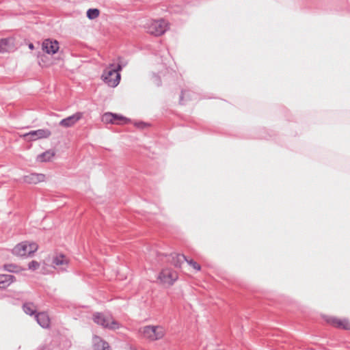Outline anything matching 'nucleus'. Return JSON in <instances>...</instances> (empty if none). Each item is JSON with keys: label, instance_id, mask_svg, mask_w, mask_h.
<instances>
[{"label": "nucleus", "instance_id": "nucleus-1", "mask_svg": "<svg viewBox=\"0 0 350 350\" xmlns=\"http://www.w3.org/2000/svg\"><path fill=\"white\" fill-rule=\"evenodd\" d=\"M122 67L120 65L115 66L110 64L103 71L101 79L109 87H116L120 81V74Z\"/></svg>", "mask_w": 350, "mask_h": 350}, {"label": "nucleus", "instance_id": "nucleus-2", "mask_svg": "<svg viewBox=\"0 0 350 350\" xmlns=\"http://www.w3.org/2000/svg\"><path fill=\"white\" fill-rule=\"evenodd\" d=\"M92 319L95 323L104 328L117 329L120 327L119 323L114 320L110 315H105L103 313L96 312L93 314Z\"/></svg>", "mask_w": 350, "mask_h": 350}, {"label": "nucleus", "instance_id": "nucleus-3", "mask_svg": "<svg viewBox=\"0 0 350 350\" xmlns=\"http://www.w3.org/2000/svg\"><path fill=\"white\" fill-rule=\"evenodd\" d=\"M139 332L144 338L152 341L161 339L165 334L163 327L153 325L145 326Z\"/></svg>", "mask_w": 350, "mask_h": 350}, {"label": "nucleus", "instance_id": "nucleus-4", "mask_svg": "<svg viewBox=\"0 0 350 350\" xmlns=\"http://www.w3.org/2000/svg\"><path fill=\"white\" fill-rule=\"evenodd\" d=\"M38 245L35 243L23 241L17 244L12 250L13 254L18 256H25L33 254L38 250Z\"/></svg>", "mask_w": 350, "mask_h": 350}, {"label": "nucleus", "instance_id": "nucleus-5", "mask_svg": "<svg viewBox=\"0 0 350 350\" xmlns=\"http://www.w3.org/2000/svg\"><path fill=\"white\" fill-rule=\"evenodd\" d=\"M167 29V23L164 20L152 21L147 27L148 32L154 36H161Z\"/></svg>", "mask_w": 350, "mask_h": 350}, {"label": "nucleus", "instance_id": "nucleus-6", "mask_svg": "<svg viewBox=\"0 0 350 350\" xmlns=\"http://www.w3.org/2000/svg\"><path fill=\"white\" fill-rule=\"evenodd\" d=\"M159 279L163 284L172 285L178 279V274L171 269H165L160 273Z\"/></svg>", "mask_w": 350, "mask_h": 350}, {"label": "nucleus", "instance_id": "nucleus-7", "mask_svg": "<svg viewBox=\"0 0 350 350\" xmlns=\"http://www.w3.org/2000/svg\"><path fill=\"white\" fill-rule=\"evenodd\" d=\"M102 121L105 123L111 124H126L130 122L126 118L112 113H105L102 117Z\"/></svg>", "mask_w": 350, "mask_h": 350}, {"label": "nucleus", "instance_id": "nucleus-8", "mask_svg": "<svg viewBox=\"0 0 350 350\" xmlns=\"http://www.w3.org/2000/svg\"><path fill=\"white\" fill-rule=\"evenodd\" d=\"M51 134V131L48 129H38L25 133L23 137L27 140H36L42 138H46L49 137Z\"/></svg>", "mask_w": 350, "mask_h": 350}, {"label": "nucleus", "instance_id": "nucleus-9", "mask_svg": "<svg viewBox=\"0 0 350 350\" xmlns=\"http://www.w3.org/2000/svg\"><path fill=\"white\" fill-rule=\"evenodd\" d=\"M83 116L82 112H77L73 115L62 120L59 124L64 128L72 127L77 124Z\"/></svg>", "mask_w": 350, "mask_h": 350}, {"label": "nucleus", "instance_id": "nucleus-10", "mask_svg": "<svg viewBox=\"0 0 350 350\" xmlns=\"http://www.w3.org/2000/svg\"><path fill=\"white\" fill-rule=\"evenodd\" d=\"M59 48V42L57 40L46 39L42 42V50L48 54L56 53Z\"/></svg>", "mask_w": 350, "mask_h": 350}, {"label": "nucleus", "instance_id": "nucleus-11", "mask_svg": "<svg viewBox=\"0 0 350 350\" xmlns=\"http://www.w3.org/2000/svg\"><path fill=\"white\" fill-rule=\"evenodd\" d=\"M326 321L337 328L350 329V323L347 319H340L334 317H329L326 319Z\"/></svg>", "mask_w": 350, "mask_h": 350}, {"label": "nucleus", "instance_id": "nucleus-12", "mask_svg": "<svg viewBox=\"0 0 350 350\" xmlns=\"http://www.w3.org/2000/svg\"><path fill=\"white\" fill-rule=\"evenodd\" d=\"M45 180V175L43 174L33 173L23 177V181L28 184H37Z\"/></svg>", "mask_w": 350, "mask_h": 350}, {"label": "nucleus", "instance_id": "nucleus-13", "mask_svg": "<svg viewBox=\"0 0 350 350\" xmlns=\"http://www.w3.org/2000/svg\"><path fill=\"white\" fill-rule=\"evenodd\" d=\"M53 264L55 269L63 271L66 269L68 260L64 255H57L53 258Z\"/></svg>", "mask_w": 350, "mask_h": 350}, {"label": "nucleus", "instance_id": "nucleus-14", "mask_svg": "<svg viewBox=\"0 0 350 350\" xmlns=\"http://www.w3.org/2000/svg\"><path fill=\"white\" fill-rule=\"evenodd\" d=\"M14 50V40L11 38L0 40V53H8Z\"/></svg>", "mask_w": 350, "mask_h": 350}, {"label": "nucleus", "instance_id": "nucleus-15", "mask_svg": "<svg viewBox=\"0 0 350 350\" xmlns=\"http://www.w3.org/2000/svg\"><path fill=\"white\" fill-rule=\"evenodd\" d=\"M38 323L43 328H47L50 325V319L46 312H39L36 315Z\"/></svg>", "mask_w": 350, "mask_h": 350}, {"label": "nucleus", "instance_id": "nucleus-16", "mask_svg": "<svg viewBox=\"0 0 350 350\" xmlns=\"http://www.w3.org/2000/svg\"><path fill=\"white\" fill-rule=\"evenodd\" d=\"M169 260L176 267H180L181 264L187 260L183 254H173L170 256Z\"/></svg>", "mask_w": 350, "mask_h": 350}, {"label": "nucleus", "instance_id": "nucleus-17", "mask_svg": "<svg viewBox=\"0 0 350 350\" xmlns=\"http://www.w3.org/2000/svg\"><path fill=\"white\" fill-rule=\"evenodd\" d=\"M14 277L9 274L0 275V288H4L14 282Z\"/></svg>", "mask_w": 350, "mask_h": 350}, {"label": "nucleus", "instance_id": "nucleus-18", "mask_svg": "<svg viewBox=\"0 0 350 350\" xmlns=\"http://www.w3.org/2000/svg\"><path fill=\"white\" fill-rule=\"evenodd\" d=\"M94 341L96 350H110L108 343L103 340L98 336H95Z\"/></svg>", "mask_w": 350, "mask_h": 350}, {"label": "nucleus", "instance_id": "nucleus-19", "mask_svg": "<svg viewBox=\"0 0 350 350\" xmlns=\"http://www.w3.org/2000/svg\"><path fill=\"white\" fill-rule=\"evenodd\" d=\"M55 155V152L53 150H47L42 154L38 155L37 161L40 162H46L51 160Z\"/></svg>", "mask_w": 350, "mask_h": 350}, {"label": "nucleus", "instance_id": "nucleus-20", "mask_svg": "<svg viewBox=\"0 0 350 350\" xmlns=\"http://www.w3.org/2000/svg\"><path fill=\"white\" fill-rule=\"evenodd\" d=\"M23 308L24 312L29 315L36 314L37 310L36 306L33 303H26L23 305Z\"/></svg>", "mask_w": 350, "mask_h": 350}, {"label": "nucleus", "instance_id": "nucleus-21", "mask_svg": "<svg viewBox=\"0 0 350 350\" xmlns=\"http://www.w3.org/2000/svg\"><path fill=\"white\" fill-rule=\"evenodd\" d=\"M99 10L98 9H89L87 11V16L90 19L96 18L99 16Z\"/></svg>", "mask_w": 350, "mask_h": 350}, {"label": "nucleus", "instance_id": "nucleus-22", "mask_svg": "<svg viewBox=\"0 0 350 350\" xmlns=\"http://www.w3.org/2000/svg\"><path fill=\"white\" fill-rule=\"evenodd\" d=\"M39 267H40V264L37 261H35V260H32L28 265L29 269L32 271L36 270L37 269L39 268Z\"/></svg>", "mask_w": 350, "mask_h": 350}, {"label": "nucleus", "instance_id": "nucleus-23", "mask_svg": "<svg viewBox=\"0 0 350 350\" xmlns=\"http://www.w3.org/2000/svg\"><path fill=\"white\" fill-rule=\"evenodd\" d=\"M187 263L191 265L194 269L197 271H200L201 267L200 265H198L196 262L193 261V260H186Z\"/></svg>", "mask_w": 350, "mask_h": 350}, {"label": "nucleus", "instance_id": "nucleus-24", "mask_svg": "<svg viewBox=\"0 0 350 350\" xmlns=\"http://www.w3.org/2000/svg\"><path fill=\"white\" fill-rule=\"evenodd\" d=\"M5 268L10 272H15L18 271L16 269V267L12 264L5 265Z\"/></svg>", "mask_w": 350, "mask_h": 350}, {"label": "nucleus", "instance_id": "nucleus-25", "mask_svg": "<svg viewBox=\"0 0 350 350\" xmlns=\"http://www.w3.org/2000/svg\"><path fill=\"white\" fill-rule=\"evenodd\" d=\"M135 126L138 128H144L146 126V124L144 122H140L135 124Z\"/></svg>", "mask_w": 350, "mask_h": 350}, {"label": "nucleus", "instance_id": "nucleus-26", "mask_svg": "<svg viewBox=\"0 0 350 350\" xmlns=\"http://www.w3.org/2000/svg\"><path fill=\"white\" fill-rule=\"evenodd\" d=\"M28 46L31 50L34 49V46H33V44L32 43H29Z\"/></svg>", "mask_w": 350, "mask_h": 350}]
</instances>
